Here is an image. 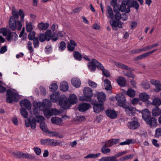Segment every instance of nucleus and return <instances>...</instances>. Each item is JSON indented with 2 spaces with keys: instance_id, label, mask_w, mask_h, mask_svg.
Returning <instances> with one entry per match:
<instances>
[{
  "instance_id": "nucleus-1",
  "label": "nucleus",
  "mask_w": 161,
  "mask_h": 161,
  "mask_svg": "<svg viewBox=\"0 0 161 161\" xmlns=\"http://www.w3.org/2000/svg\"><path fill=\"white\" fill-rule=\"evenodd\" d=\"M12 14V16L10 17L9 21V27L13 31H19L22 27V22L19 20L18 11L14 7L13 8Z\"/></svg>"
},
{
  "instance_id": "nucleus-2",
  "label": "nucleus",
  "mask_w": 161,
  "mask_h": 161,
  "mask_svg": "<svg viewBox=\"0 0 161 161\" xmlns=\"http://www.w3.org/2000/svg\"><path fill=\"white\" fill-rule=\"evenodd\" d=\"M51 102L48 99H45L43 101V102H34L33 103L34 107L33 113L34 114H36L39 113V110H42L44 108V107L46 106H50Z\"/></svg>"
},
{
  "instance_id": "nucleus-3",
  "label": "nucleus",
  "mask_w": 161,
  "mask_h": 161,
  "mask_svg": "<svg viewBox=\"0 0 161 161\" xmlns=\"http://www.w3.org/2000/svg\"><path fill=\"white\" fill-rule=\"evenodd\" d=\"M0 33L5 36L8 41L10 40L16 41L18 39V36L16 33L12 32L6 28H3L0 29Z\"/></svg>"
},
{
  "instance_id": "nucleus-4",
  "label": "nucleus",
  "mask_w": 161,
  "mask_h": 161,
  "mask_svg": "<svg viewBox=\"0 0 161 161\" xmlns=\"http://www.w3.org/2000/svg\"><path fill=\"white\" fill-rule=\"evenodd\" d=\"M83 96H80L79 99L82 101H89L91 99L93 93L91 89L89 87L85 88L83 90Z\"/></svg>"
},
{
  "instance_id": "nucleus-5",
  "label": "nucleus",
  "mask_w": 161,
  "mask_h": 161,
  "mask_svg": "<svg viewBox=\"0 0 161 161\" xmlns=\"http://www.w3.org/2000/svg\"><path fill=\"white\" fill-rule=\"evenodd\" d=\"M88 66L89 69L91 71H94L96 70V67L98 69L102 71L104 69L102 64L97 61L96 59H93L91 62H89L88 64Z\"/></svg>"
},
{
  "instance_id": "nucleus-6",
  "label": "nucleus",
  "mask_w": 161,
  "mask_h": 161,
  "mask_svg": "<svg viewBox=\"0 0 161 161\" xmlns=\"http://www.w3.org/2000/svg\"><path fill=\"white\" fill-rule=\"evenodd\" d=\"M7 94L8 96L6 99L7 102L11 103L13 102V101L16 102L18 101L19 97L17 93L8 90L7 91Z\"/></svg>"
},
{
  "instance_id": "nucleus-7",
  "label": "nucleus",
  "mask_w": 161,
  "mask_h": 161,
  "mask_svg": "<svg viewBox=\"0 0 161 161\" xmlns=\"http://www.w3.org/2000/svg\"><path fill=\"white\" fill-rule=\"evenodd\" d=\"M42 145H49L52 147H54L57 146H61L62 142L58 141L54 139H43L40 141Z\"/></svg>"
},
{
  "instance_id": "nucleus-8",
  "label": "nucleus",
  "mask_w": 161,
  "mask_h": 161,
  "mask_svg": "<svg viewBox=\"0 0 161 161\" xmlns=\"http://www.w3.org/2000/svg\"><path fill=\"white\" fill-rule=\"evenodd\" d=\"M126 151L118 153L115 156L103 157L99 160V161H118L116 158L120 157L126 153Z\"/></svg>"
},
{
  "instance_id": "nucleus-9",
  "label": "nucleus",
  "mask_w": 161,
  "mask_h": 161,
  "mask_svg": "<svg viewBox=\"0 0 161 161\" xmlns=\"http://www.w3.org/2000/svg\"><path fill=\"white\" fill-rule=\"evenodd\" d=\"M51 35L52 32L51 31L48 30L45 34H40L38 36L39 39L40 41L41 42H44L46 40L48 41L51 38Z\"/></svg>"
},
{
  "instance_id": "nucleus-10",
  "label": "nucleus",
  "mask_w": 161,
  "mask_h": 161,
  "mask_svg": "<svg viewBox=\"0 0 161 161\" xmlns=\"http://www.w3.org/2000/svg\"><path fill=\"white\" fill-rule=\"evenodd\" d=\"M127 126L130 129L135 130L139 127L140 124L137 119H134V120L129 122L127 123Z\"/></svg>"
},
{
  "instance_id": "nucleus-11",
  "label": "nucleus",
  "mask_w": 161,
  "mask_h": 161,
  "mask_svg": "<svg viewBox=\"0 0 161 161\" xmlns=\"http://www.w3.org/2000/svg\"><path fill=\"white\" fill-rule=\"evenodd\" d=\"M36 119L35 118H33L32 119H29L25 120V125L26 127L31 126L32 129H34L36 127Z\"/></svg>"
},
{
  "instance_id": "nucleus-12",
  "label": "nucleus",
  "mask_w": 161,
  "mask_h": 161,
  "mask_svg": "<svg viewBox=\"0 0 161 161\" xmlns=\"http://www.w3.org/2000/svg\"><path fill=\"white\" fill-rule=\"evenodd\" d=\"M110 23L113 29L115 31L117 30L118 27L120 28L122 27L123 23L119 20H113L112 22L110 21Z\"/></svg>"
},
{
  "instance_id": "nucleus-13",
  "label": "nucleus",
  "mask_w": 161,
  "mask_h": 161,
  "mask_svg": "<svg viewBox=\"0 0 161 161\" xmlns=\"http://www.w3.org/2000/svg\"><path fill=\"white\" fill-rule=\"evenodd\" d=\"M77 46V43L75 41L70 39L67 43V47L69 51L73 52L75 50V47Z\"/></svg>"
},
{
  "instance_id": "nucleus-14",
  "label": "nucleus",
  "mask_w": 161,
  "mask_h": 161,
  "mask_svg": "<svg viewBox=\"0 0 161 161\" xmlns=\"http://www.w3.org/2000/svg\"><path fill=\"white\" fill-rule=\"evenodd\" d=\"M145 122L151 127H156L158 125L157 119L153 117L150 118Z\"/></svg>"
},
{
  "instance_id": "nucleus-15",
  "label": "nucleus",
  "mask_w": 161,
  "mask_h": 161,
  "mask_svg": "<svg viewBox=\"0 0 161 161\" xmlns=\"http://www.w3.org/2000/svg\"><path fill=\"white\" fill-rule=\"evenodd\" d=\"M20 105L21 107H25L29 111L31 110L32 105L30 102L27 99H25L21 101Z\"/></svg>"
},
{
  "instance_id": "nucleus-16",
  "label": "nucleus",
  "mask_w": 161,
  "mask_h": 161,
  "mask_svg": "<svg viewBox=\"0 0 161 161\" xmlns=\"http://www.w3.org/2000/svg\"><path fill=\"white\" fill-rule=\"evenodd\" d=\"M60 106L64 109L69 108L70 107V104L68 103L67 100L65 98L61 99L59 101Z\"/></svg>"
},
{
  "instance_id": "nucleus-17",
  "label": "nucleus",
  "mask_w": 161,
  "mask_h": 161,
  "mask_svg": "<svg viewBox=\"0 0 161 161\" xmlns=\"http://www.w3.org/2000/svg\"><path fill=\"white\" fill-rule=\"evenodd\" d=\"M105 114L108 117L111 119H115L117 117V113L114 109H108L106 111Z\"/></svg>"
},
{
  "instance_id": "nucleus-18",
  "label": "nucleus",
  "mask_w": 161,
  "mask_h": 161,
  "mask_svg": "<svg viewBox=\"0 0 161 161\" xmlns=\"http://www.w3.org/2000/svg\"><path fill=\"white\" fill-rule=\"evenodd\" d=\"M92 104L94 105L93 109L95 112L100 113L103 110L104 107L103 105L98 103H92Z\"/></svg>"
},
{
  "instance_id": "nucleus-19",
  "label": "nucleus",
  "mask_w": 161,
  "mask_h": 161,
  "mask_svg": "<svg viewBox=\"0 0 161 161\" xmlns=\"http://www.w3.org/2000/svg\"><path fill=\"white\" fill-rule=\"evenodd\" d=\"M139 97L140 100L143 102H147L148 103H150L148 101L150 96L145 92H143L139 94Z\"/></svg>"
},
{
  "instance_id": "nucleus-20",
  "label": "nucleus",
  "mask_w": 161,
  "mask_h": 161,
  "mask_svg": "<svg viewBox=\"0 0 161 161\" xmlns=\"http://www.w3.org/2000/svg\"><path fill=\"white\" fill-rule=\"evenodd\" d=\"M91 107L90 104L84 103L80 104L78 107V109L79 111L84 112L88 110Z\"/></svg>"
},
{
  "instance_id": "nucleus-21",
  "label": "nucleus",
  "mask_w": 161,
  "mask_h": 161,
  "mask_svg": "<svg viewBox=\"0 0 161 161\" xmlns=\"http://www.w3.org/2000/svg\"><path fill=\"white\" fill-rule=\"evenodd\" d=\"M125 111L127 114L129 116H133L136 112V109L131 106L124 107Z\"/></svg>"
},
{
  "instance_id": "nucleus-22",
  "label": "nucleus",
  "mask_w": 161,
  "mask_h": 161,
  "mask_svg": "<svg viewBox=\"0 0 161 161\" xmlns=\"http://www.w3.org/2000/svg\"><path fill=\"white\" fill-rule=\"evenodd\" d=\"M119 140V139H112L107 141L103 143H105L108 145V147H110L114 144L118 143Z\"/></svg>"
},
{
  "instance_id": "nucleus-23",
  "label": "nucleus",
  "mask_w": 161,
  "mask_h": 161,
  "mask_svg": "<svg viewBox=\"0 0 161 161\" xmlns=\"http://www.w3.org/2000/svg\"><path fill=\"white\" fill-rule=\"evenodd\" d=\"M71 81L72 85L75 87L77 88L80 86V81L79 79L77 77H75L72 78Z\"/></svg>"
},
{
  "instance_id": "nucleus-24",
  "label": "nucleus",
  "mask_w": 161,
  "mask_h": 161,
  "mask_svg": "<svg viewBox=\"0 0 161 161\" xmlns=\"http://www.w3.org/2000/svg\"><path fill=\"white\" fill-rule=\"evenodd\" d=\"M142 118L145 121L150 118V112L148 109H144L142 111Z\"/></svg>"
},
{
  "instance_id": "nucleus-25",
  "label": "nucleus",
  "mask_w": 161,
  "mask_h": 161,
  "mask_svg": "<svg viewBox=\"0 0 161 161\" xmlns=\"http://www.w3.org/2000/svg\"><path fill=\"white\" fill-rule=\"evenodd\" d=\"M68 101L70 104H74L77 103L78 99L75 94H72L69 95L68 98Z\"/></svg>"
},
{
  "instance_id": "nucleus-26",
  "label": "nucleus",
  "mask_w": 161,
  "mask_h": 161,
  "mask_svg": "<svg viewBox=\"0 0 161 161\" xmlns=\"http://www.w3.org/2000/svg\"><path fill=\"white\" fill-rule=\"evenodd\" d=\"M117 81L119 85L122 87H124L126 86V81L123 77H119L117 79Z\"/></svg>"
},
{
  "instance_id": "nucleus-27",
  "label": "nucleus",
  "mask_w": 161,
  "mask_h": 161,
  "mask_svg": "<svg viewBox=\"0 0 161 161\" xmlns=\"http://www.w3.org/2000/svg\"><path fill=\"white\" fill-rule=\"evenodd\" d=\"M59 97V93L58 92H53L50 95V99L53 102H56L58 101Z\"/></svg>"
},
{
  "instance_id": "nucleus-28",
  "label": "nucleus",
  "mask_w": 161,
  "mask_h": 161,
  "mask_svg": "<svg viewBox=\"0 0 161 161\" xmlns=\"http://www.w3.org/2000/svg\"><path fill=\"white\" fill-rule=\"evenodd\" d=\"M152 114L153 116H158L161 114V109L158 107H155L152 109Z\"/></svg>"
},
{
  "instance_id": "nucleus-29",
  "label": "nucleus",
  "mask_w": 161,
  "mask_h": 161,
  "mask_svg": "<svg viewBox=\"0 0 161 161\" xmlns=\"http://www.w3.org/2000/svg\"><path fill=\"white\" fill-rule=\"evenodd\" d=\"M113 63L117 67L122 68L123 69L130 70V69L126 65L119 62H116L113 61Z\"/></svg>"
},
{
  "instance_id": "nucleus-30",
  "label": "nucleus",
  "mask_w": 161,
  "mask_h": 161,
  "mask_svg": "<svg viewBox=\"0 0 161 161\" xmlns=\"http://www.w3.org/2000/svg\"><path fill=\"white\" fill-rule=\"evenodd\" d=\"M116 98L118 103H119L123 104L125 103L126 99L125 97L123 95H117Z\"/></svg>"
},
{
  "instance_id": "nucleus-31",
  "label": "nucleus",
  "mask_w": 161,
  "mask_h": 161,
  "mask_svg": "<svg viewBox=\"0 0 161 161\" xmlns=\"http://www.w3.org/2000/svg\"><path fill=\"white\" fill-rule=\"evenodd\" d=\"M97 98L99 102H103L105 100L106 96L103 92H100L98 94Z\"/></svg>"
},
{
  "instance_id": "nucleus-32",
  "label": "nucleus",
  "mask_w": 161,
  "mask_h": 161,
  "mask_svg": "<svg viewBox=\"0 0 161 161\" xmlns=\"http://www.w3.org/2000/svg\"><path fill=\"white\" fill-rule=\"evenodd\" d=\"M126 6H127L126 5L123 1L120 6V9L122 12H125L128 13L130 11V9L128 7L126 8Z\"/></svg>"
},
{
  "instance_id": "nucleus-33",
  "label": "nucleus",
  "mask_w": 161,
  "mask_h": 161,
  "mask_svg": "<svg viewBox=\"0 0 161 161\" xmlns=\"http://www.w3.org/2000/svg\"><path fill=\"white\" fill-rule=\"evenodd\" d=\"M51 121L52 123H55L58 125H61L63 123L61 119L57 117L52 118L51 119Z\"/></svg>"
},
{
  "instance_id": "nucleus-34",
  "label": "nucleus",
  "mask_w": 161,
  "mask_h": 161,
  "mask_svg": "<svg viewBox=\"0 0 161 161\" xmlns=\"http://www.w3.org/2000/svg\"><path fill=\"white\" fill-rule=\"evenodd\" d=\"M60 88L61 90L64 92L67 91L69 89L67 83L65 81L62 82L60 84Z\"/></svg>"
},
{
  "instance_id": "nucleus-35",
  "label": "nucleus",
  "mask_w": 161,
  "mask_h": 161,
  "mask_svg": "<svg viewBox=\"0 0 161 161\" xmlns=\"http://www.w3.org/2000/svg\"><path fill=\"white\" fill-rule=\"evenodd\" d=\"M104 86L105 89L107 90H110L112 89L110 81L108 79H105L104 81Z\"/></svg>"
},
{
  "instance_id": "nucleus-36",
  "label": "nucleus",
  "mask_w": 161,
  "mask_h": 161,
  "mask_svg": "<svg viewBox=\"0 0 161 161\" xmlns=\"http://www.w3.org/2000/svg\"><path fill=\"white\" fill-rule=\"evenodd\" d=\"M151 104L155 106V107H158L161 104V100L158 98H155L153 99Z\"/></svg>"
},
{
  "instance_id": "nucleus-37",
  "label": "nucleus",
  "mask_w": 161,
  "mask_h": 161,
  "mask_svg": "<svg viewBox=\"0 0 161 161\" xmlns=\"http://www.w3.org/2000/svg\"><path fill=\"white\" fill-rule=\"evenodd\" d=\"M26 30L27 32H31L32 31L34 27L32 25V23L31 22H29L26 21Z\"/></svg>"
},
{
  "instance_id": "nucleus-38",
  "label": "nucleus",
  "mask_w": 161,
  "mask_h": 161,
  "mask_svg": "<svg viewBox=\"0 0 161 161\" xmlns=\"http://www.w3.org/2000/svg\"><path fill=\"white\" fill-rule=\"evenodd\" d=\"M20 158L33 159L35 158V157L31 154L27 153H24L21 152Z\"/></svg>"
},
{
  "instance_id": "nucleus-39",
  "label": "nucleus",
  "mask_w": 161,
  "mask_h": 161,
  "mask_svg": "<svg viewBox=\"0 0 161 161\" xmlns=\"http://www.w3.org/2000/svg\"><path fill=\"white\" fill-rule=\"evenodd\" d=\"M103 144V145L101 149L102 153L104 154H106L110 153L111 151L110 149L108 148H106L107 147H108V145L105 143Z\"/></svg>"
},
{
  "instance_id": "nucleus-40",
  "label": "nucleus",
  "mask_w": 161,
  "mask_h": 161,
  "mask_svg": "<svg viewBox=\"0 0 161 161\" xmlns=\"http://www.w3.org/2000/svg\"><path fill=\"white\" fill-rule=\"evenodd\" d=\"M49 24L48 23H44L43 22L40 23L38 25L39 29L42 30H46L48 28Z\"/></svg>"
},
{
  "instance_id": "nucleus-41",
  "label": "nucleus",
  "mask_w": 161,
  "mask_h": 161,
  "mask_svg": "<svg viewBox=\"0 0 161 161\" xmlns=\"http://www.w3.org/2000/svg\"><path fill=\"white\" fill-rule=\"evenodd\" d=\"M73 57L76 60L80 61L82 58L81 54L79 52L75 51L73 52Z\"/></svg>"
},
{
  "instance_id": "nucleus-42",
  "label": "nucleus",
  "mask_w": 161,
  "mask_h": 161,
  "mask_svg": "<svg viewBox=\"0 0 161 161\" xmlns=\"http://www.w3.org/2000/svg\"><path fill=\"white\" fill-rule=\"evenodd\" d=\"M100 153H97V154H94L93 153H91L88 154L87 156L84 157L85 158H96L99 157L100 155Z\"/></svg>"
},
{
  "instance_id": "nucleus-43",
  "label": "nucleus",
  "mask_w": 161,
  "mask_h": 161,
  "mask_svg": "<svg viewBox=\"0 0 161 161\" xmlns=\"http://www.w3.org/2000/svg\"><path fill=\"white\" fill-rule=\"evenodd\" d=\"M107 11L108 14V17L110 19H113L114 15L113 14V10L112 8L109 6H108L107 7Z\"/></svg>"
},
{
  "instance_id": "nucleus-44",
  "label": "nucleus",
  "mask_w": 161,
  "mask_h": 161,
  "mask_svg": "<svg viewBox=\"0 0 161 161\" xmlns=\"http://www.w3.org/2000/svg\"><path fill=\"white\" fill-rule=\"evenodd\" d=\"M119 8L116 10L115 8H114V12L116 14H115V19L118 20H119L121 18V14L119 13V11L120 10Z\"/></svg>"
},
{
  "instance_id": "nucleus-45",
  "label": "nucleus",
  "mask_w": 161,
  "mask_h": 161,
  "mask_svg": "<svg viewBox=\"0 0 161 161\" xmlns=\"http://www.w3.org/2000/svg\"><path fill=\"white\" fill-rule=\"evenodd\" d=\"M127 94L130 97H133L135 96L136 92L135 91L131 89H128L127 92H126Z\"/></svg>"
},
{
  "instance_id": "nucleus-46",
  "label": "nucleus",
  "mask_w": 161,
  "mask_h": 161,
  "mask_svg": "<svg viewBox=\"0 0 161 161\" xmlns=\"http://www.w3.org/2000/svg\"><path fill=\"white\" fill-rule=\"evenodd\" d=\"M40 127L42 130L44 132H46L48 131L47 125L45 122L41 123Z\"/></svg>"
},
{
  "instance_id": "nucleus-47",
  "label": "nucleus",
  "mask_w": 161,
  "mask_h": 161,
  "mask_svg": "<svg viewBox=\"0 0 161 161\" xmlns=\"http://www.w3.org/2000/svg\"><path fill=\"white\" fill-rule=\"evenodd\" d=\"M20 113L23 117L26 118L28 116V112L26 110L23 108H21L20 110Z\"/></svg>"
},
{
  "instance_id": "nucleus-48",
  "label": "nucleus",
  "mask_w": 161,
  "mask_h": 161,
  "mask_svg": "<svg viewBox=\"0 0 161 161\" xmlns=\"http://www.w3.org/2000/svg\"><path fill=\"white\" fill-rule=\"evenodd\" d=\"M49 133L50 134L51 136H55L58 137L59 138H62L63 136L60 134L58 132L55 131H51L49 132Z\"/></svg>"
},
{
  "instance_id": "nucleus-49",
  "label": "nucleus",
  "mask_w": 161,
  "mask_h": 161,
  "mask_svg": "<svg viewBox=\"0 0 161 161\" xmlns=\"http://www.w3.org/2000/svg\"><path fill=\"white\" fill-rule=\"evenodd\" d=\"M36 122L40 123L42 122H44L45 120V119L44 117L40 115H37L36 116Z\"/></svg>"
},
{
  "instance_id": "nucleus-50",
  "label": "nucleus",
  "mask_w": 161,
  "mask_h": 161,
  "mask_svg": "<svg viewBox=\"0 0 161 161\" xmlns=\"http://www.w3.org/2000/svg\"><path fill=\"white\" fill-rule=\"evenodd\" d=\"M66 47V43L63 41L61 42L59 44V50L61 51H64Z\"/></svg>"
},
{
  "instance_id": "nucleus-51",
  "label": "nucleus",
  "mask_w": 161,
  "mask_h": 161,
  "mask_svg": "<svg viewBox=\"0 0 161 161\" xmlns=\"http://www.w3.org/2000/svg\"><path fill=\"white\" fill-rule=\"evenodd\" d=\"M21 152L14 151L12 153L11 155L15 158H20Z\"/></svg>"
},
{
  "instance_id": "nucleus-52",
  "label": "nucleus",
  "mask_w": 161,
  "mask_h": 161,
  "mask_svg": "<svg viewBox=\"0 0 161 161\" xmlns=\"http://www.w3.org/2000/svg\"><path fill=\"white\" fill-rule=\"evenodd\" d=\"M18 15H19L20 17V21L23 22L24 21L25 14L22 9L19 10V12H18Z\"/></svg>"
},
{
  "instance_id": "nucleus-53",
  "label": "nucleus",
  "mask_w": 161,
  "mask_h": 161,
  "mask_svg": "<svg viewBox=\"0 0 161 161\" xmlns=\"http://www.w3.org/2000/svg\"><path fill=\"white\" fill-rule=\"evenodd\" d=\"M88 83L89 86L92 87V88H95L97 86V84L95 82L89 80H88Z\"/></svg>"
},
{
  "instance_id": "nucleus-54",
  "label": "nucleus",
  "mask_w": 161,
  "mask_h": 161,
  "mask_svg": "<svg viewBox=\"0 0 161 161\" xmlns=\"http://www.w3.org/2000/svg\"><path fill=\"white\" fill-rule=\"evenodd\" d=\"M58 86L56 83H53L49 86V88L51 91H53L57 89Z\"/></svg>"
},
{
  "instance_id": "nucleus-55",
  "label": "nucleus",
  "mask_w": 161,
  "mask_h": 161,
  "mask_svg": "<svg viewBox=\"0 0 161 161\" xmlns=\"http://www.w3.org/2000/svg\"><path fill=\"white\" fill-rule=\"evenodd\" d=\"M147 57L146 53L142 54L135 57L134 60L137 61L138 60H141L143 58H145Z\"/></svg>"
},
{
  "instance_id": "nucleus-56",
  "label": "nucleus",
  "mask_w": 161,
  "mask_h": 161,
  "mask_svg": "<svg viewBox=\"0 0 161 161\" xmlns=\"http://www.w3.org/2000/svg\"><path fill=\"white\" fill-rule=\"evenodd\" d=\"M33 43L35 48H37L39 47V42L37 37H36L33 39Z\"/></svg>"
},
{
  "instance_id": "nucleus-57",
  "label": "nucleus",
  "mask_w": 161,
  "mask_h": 161,
  "mask_svg": "<svg viewBox=\"0 0 161 161\" xmlns=\"http://www.w3.org/2000/svg\"><path fill=\"white\" fill-rule=\"evenodd\" d=\"M5 84L3 83L1 81H0V93L4 92L6 90V88L3 86Z\"/></svg>"
},
{
  "instance_id": "nucleus-58",
  "label": "nucleus",
  "mask_w": 161,
  "mask_h": 161,
  "mask_svg": "<svg viewBox=\"0 0 161 161\" xmlns=\"http://www.w3.org/2000/svg\"><path fill=\"white\" fill-rule=\"evenodd\" d=\"M28 36L29 40H33L35 38V32L34 31H31Z\"/></svg>"
},
{
  "instance_id": "nucleus-59",
  "label": "nucleus",
  "mask_w": 161,
  "mask_h": 161,
  "mask_svg": "<svg viewBox=\"0 0 161 161\" xmlns=\"http://www.w3.org/2000/svg\"><path fill=\"white\" fill-rule=\"evenodd\" d=\"M27 47L31 53L33 52L34 50L32 47V43L31 42L29 41L28 42Z\"/></svg>"
},
{
  "instance_id": "nucleus-60",
  "label": "nucleus",
  "mask_w": 161,
  "mask_h": 161,
  "mask_svg": "<svg viewBox=\"0 0 161 161\" xmlns=\"http://www.w3.org/2000/svg\"><path fill=\"white\" fill-rule=\"evenodd\" d=\"M123 1L128 8L132 7L133 1L129 0H123Z\"/></svg>"
},
{
  "instance_id": "nucleus-61",
  "label": "nucleus",
  "mask_w": 161,
  "mask_h": 161,
  "mask_svg": "<svg viewBox=\"0 0 161 161\" xmlns=\"http://www.w3.org/2000/svg\"><path fill=\"white\" fill-rule=\"evenodd\" d=\"M44 113L45 115L47 118H49L52 115V114H51L52 113L51 109L45 110L44 111Z\"/></svg>"
},
{
  "instance_id": "nucleus-62",
  "label": "nucleus",
  "mask_w": 161,
  "mask_h": 161,
  "mask_svg": "<svg viewBox=\"0 0 161 161\" xmlns=\"http://www.w3.org/2000/svg\"><path fill=\"white\" fill-rule=\"evenodd\" d=\"M142 52L141 48H137L133 50L130 51L131 54L139 53Z\"/></svg>"
},
{
  "instance_id": "nucleus-63",
  "label": "nucleus",
  "mask_w": 161,
  "mask_h": 161,
  "mask_svg": "<svg viewBox=\"0 0 161 161\" xmlns=\"http://www.w3.org/2000/svg\"><path fill=\"white\" fill-rule=\"evenodd\" d=\"M33 150L36 155H39L41 153V150L40 148L37 147H34Z\"/></svg>"
},
{
  "instance_id": "nucleus-64",
  "label": "nucleus",
  "mask_w": 161,
  "mask_h": 161,
  "mask_svg": "<svg viewBox=\"0 0 161 161\" xmlns=\"http://www.w3.org/2000/svg\"><path fill=\"white\" fill-rule=\"evenodd\" d=\"M155 136L157 137H158L161 136V128L157 129L155 131Z\"/></svg>"
}]
</instances>
